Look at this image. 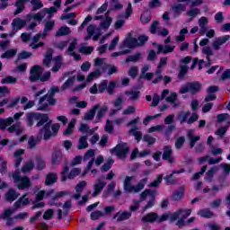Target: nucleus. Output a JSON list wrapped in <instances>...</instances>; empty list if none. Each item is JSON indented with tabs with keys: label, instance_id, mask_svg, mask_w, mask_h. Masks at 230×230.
<instances>
[{
	"label": "nucleus",
	"instance_id": "nucleus-36",
	"mask_svg": "<svg viewBox=\"0 0 230 230\" xmlns=\"http://www.w3.org/2000/svg\"><path fill=\"white\" fill-rule=\"evenodd\" d=\"M55 64L52 67L53 73H58V71H60V68L62 67V57L57 56L55 58Z\"/></svg>",
	"mask_w": 230,
	"mask_h": 230
},
{
	"label": "nucleus",
	"instance_id": "nucleus-35",
	"mask_svg": "<svg viewBox=\"0 0 230 230\" xmlns=\"http://www.w3.org/2000/svg\"><path fill=\"white\" fill-rule=\"evenodd\" d=\"M89 148V143L87 142V136H83L79 138V144L77 146L78 150H84Z\"/></svg>",
	"mask_w": 230,
	"mask_h": 230
},
{
	"label": "nucleus",
	"instance_id": "nucleus-55",
	"mask_svg": "<svg viewBox=\"0 0 230 230\" xmlns=\"http://www.w3.org/2000/svg\"><path fill=\"white\" fill-rule=\"evenodd\" d=\"M182 213H184V210L182 208L178 209L170 216V221L175 222L181 217V215H182Z\"/></svg>",
	"mask_w": 230,
	"mask_h": 230
},
{
	"label": "nucleus",
	"instance_id": "nucleus-41",
	"mask_svg": "<svg viewBox=\"0 0 230 230\" xmlns=\"http://www.w3.org/2000/svg\"><path fill=\"white\" fill-rule=\"evenodd\" d=\"M188 137L190 141V148H193L197 141H200V136H194L192 133H189Z\"/></svg>",
	"mask_w": 230,
	"mask_h": 230
},
{
	"label": "nucleus",
	"instance_id": "nucleus-25",
	"mask_svg": "<svg viewBox=\"0 0 230 230\" xmlns=\"http://www.w3.org/2000/svg\"><path fill=\"white\" fill-rule=\"evenodd\" d=\"M13 28L19 31V30H22L24 26H26V20H22L21 18H14L12 22Z\"/></svg>",
	"mask_w": 230,
	"mask_h": 230
},
{
	"label": "nucleus",
	"instance_id": "nucleus-4",
	"mask_svg": "<svg viewBox=\"0 0 230 230\" xmlns=\"http://www.w3.org/2000/svg\"><path fill=\"white\" fill-rule=\"evenodd\" d=\"M13 179L14 184H17V189L20 190L31 188V180L28 176H21L19 170H15L13 172Z\"/></svg>",
	"mask_w": 230,
	"mask_h": 230
},
{
	"label": "nucleus",
	"instance_id": "nucleus-53",
	"mask_svg": "<svg viewBox=\"0 0 230 230\" xmlns=\"http://www.w3.org/2000/svg\"><path fill=\"white\" fill-rule=\"evenodd\" d=\"M107 85H109V81L108 80H102L99 84H98V91L102 94L107 91Z\"/></svg>",
	"mask_w": 230,
	"mask_h": 230
},
{
	"label": "nucleus",
	"instance_id": "nucleus-40",
	"mask_svg": "<svg viewBox=\"0 0 230 230\" xmlns=\"http://www.w3.org/2000/svg\"><path fill=\"white\" fill-rule=\"evenodd\" d=\"M129 134L135 137V139L139 143L141 139H143V133L141 131H137V127H134L129 130Z\"/></svg>",
	"mask_w": 230,
	"mask_h": 230
},
{
	"label": "nucleus",
	"instance_id": "nucleus-17",
	"mask_svg": "<svg viewBox=\"0 0 230 230\" xmlns=\"http://www.w3.org/2000/svg\"><path fill=\"white\" fill-rule=\"evenodd\" d=\"M229 35H225L217 38V40L212 43L213 49H216V51H217V49H220V46L226 44V42L229 40Z\"/></svg>",
	"mask_w": 230,
	"mask_h": 230
},
{
	"label": "nucleus",
	"instance_id": "nucleus-1",
	"mask_svg": "<svg viewBox=\"0 0 230 230\" xmlns=\"http://www.w3.org/2000/svg\"><path fill=\"white\" fill-rule=\"evenodd\" d=\"M57 93H60V88L53 85L47 94L40 98L38 111H48L49 105H57V99H55Z\"/></svg>",
	"mask_w": 230,
	"mask_h": 230
},
{
	"label": "nucleus",
	"instance_id": "nucleus-8",
	"mask_svg": "<svg viewBox=\"0 0 230 230\" xmlns=\"http://www.w3.org/2000/svg\"><path fill=\"white\" fill-rule=\"evenodd\" d=\"M41 71H42V67H40V66L34 65L30 71V76H29L30 82H31L32 84L35 82H39V80H40Z\"/></svg>",
	"mask_w": 230,
	"mask_h": 230
},
{
	"label": "nucleus",
	"instance_id": "nucleus-27",
	"mask_svg": "<svg viewBox=\"0 0 230 230\" xmlns=\"http://www.w3.org/2000/svg\"><path fill=\"white\" fill-rule=\"evenodd\" d=\"M52 60H53V49H49L43 58V66H46V67H49Z\"/></svg>",
	"mask_w": 230,
	"mask_h": 230
},
{
	"label": "nucleus",
	"instance_id": "nucleus-37",
	"mask_svg": "<svg viewBox=\"0 0 230 230\" xmlns=\"http://www.w3.org/2000/svg\"><path fill=\"white\" fill-rule=\"evenodd\" d=\"M35 168V162L33 160H29L22 167V172L23 173H28V172H31Z\"/></svg>",
	"mask_w": 230,
	"mask_h": 230
},
{
	"label": "nucleus",
	"instance_id": "nucleus-3",
	"mask_svg": "<svg viewBox=\"0 0 230 230\" xmlns=\"http://www.w3.org/2000/svg\"><path fill=\"white\" fill-rule=\"evenodd\" d=\"M132 181H134V176H126L124 180V191L126 193H139L141 190H145V184L148 181V178H144L138 181L137 185H132Z\"/></svg>",
	"mask_w": 230,
	"mask_h": 230
},
{
	"label": "nucleus",
	"instance_id": "nucleus-52",
	"mask_svg": "<svg viewBox=\"0 0 230 230\" xmlns=\"http://www.w3.org/2000/svg\"><path fill=\"white\" fill-rule=\"evenodd\" d=\"M80 53H84V55H91V53H93V51H94V47L90 46H82L79 49Z\"/></svg>",
	"mask_w": 230,
	"mask_h": 230
},
{
	"label": "nucleus",
	"instance_id": "nucleus-50",
	"mask_svg": "<svg viewBox=\"0 0 230 230\" xmlns=\"http://www.w3.org/2000/svg\"><path fill=\"white\" fill-rule=\"evenodd\" d=\"M111 24H112V18L107 16L105 20L101 22V28L103 30H109V28H111Z\"/></svg>",
	"mask_w": 230,
	"mask_h": 230
},
{
	"label": "nucleus",
	"instance_id": "nucleus-56",
	"mask_svg": "<svg viewBox=\"0 0 230 230\" xmlns=\"http://www.w3.org/2000/svg\"><path fill=\"white\" fill-rule=\"evenodd\" d=\"M184 143H186V138L184 137H178L175 141V148H177V150H181V148L184 146Z\"/></svg>",
	"mask_w": 230,
	"mask_h": 230
},
{
	"label": "nucleus",
	"instance_id": "nucleus-29",
	"mask_svg": "<svg viewBox=\"0 0 230 230\" xmlns=\"http://www.w3.org/2000/svg\"><path fill=\"white\" fill-rule=\"evenodd\" d=\"M75 82H76V76H70L62 85L61 90L66 91L69 89L70 87H73L75 85Z\"/></svg>",
	"mask_w": 230,
	"mask_h": 230
},
{
	"label": "nucleus",
	"instance_id": "nucleus-39",
	"mask_svg": "<svg viewBox=\"0 0 230 230\" xmlns=\"http://www.w3.org/2000/svg\"><path fill=\"white\" fill-rule=\"evenodd\" d=\"M188 69H190V67L187 65H180V71L178 73L179 80H184V76L188 75Z\"/></svg>",
	"mask_w": 230,
	"mask_h": 230
},
{
	"label": "nucleus",
	"instance_id": "nucleus-48",
	"mask_svg": "<svg viewBox=\"0 0 230 230\" xmlns=\"http://www.w3.org/2000/svg\"><path fill=\"white\" fill-rule=\"evenodd\" d=\"M112 164H114V160L112 158L108 159L107 163L102 166L101 172H109L112 168Z\"/></svg>",
	"mask_w": 230,
	"mask_h": 230
},
{
	"label": "nucleus",
	"instance_id": "nucleus-10",
	"mask_svg": "<svg viewBox=\"0 0 230 230\" xmlns=\"http://www.w3.org/2000/svg\"><path fill=\"white\" fill-rule=\"evenodd\" d=\"M164 153L162 155L163 161H168L169 164H173L175 163V158H173V151L170 146H164Z\"/></svg>",
	"mask_w": 230,
	"mask_h": 230
},
{
	"label": "nucleus",
	"instance_id": "nucleus-30",
	"mask_svg": "<svg viewBox=\"0 0 230 230\" xmlns=\"http://www.w3.org/2000/svg\"><path fill=\"white\" fill-rule=\"evenodd\" d=\"M198 215L202 218H213L215 213H213L209 208H203L198 211Z\"/></svg>",
	"mask_w": 230,
	"mask_h": 230
},
{
	"label": "nucleus",
	"instance_id": "nucleus-9",
	"mask_svg": "<svg viewBox=\"0 0 230 230\" xmlns=\"http://www.w3.org/2000/svg\"><path fill=\"white\" fill-rule=\"evenodd\" d=\"M137 39L132 37V32H129L122 42V48H128V49H134V48H137Z\"/></svg>",
	"mask_w": 230,
	"mask_h": 230
},
{
	"label": "nucleus",
	"instance_id": "nucleus-63",
	"mask_svg": "<svg viewBox=\"0 0 230 230\" xmlns=\"http://www.w3.org/2000/svg\"><path fill=\"white\" fill-rule=\"evenodd\" d=\"M35 146H37V139H35V137L31 136L28 140V148H30V150H33Z\"/></svg>",
	"mask_w": 230,
	"mask_h": 230
},
{
	"label": "nucleus",
	"instance_id": "nucleus-23",
	"mask_svg": "<svg viewBox=\"0 0 230 230\" xmlns=\"http://www.w3.org/2000/svg\"><path fill=\"white\" fill-rule=\"evenodd\" d=\"M171 8L173 12V17H179L182 12H186V5L184 4H178Z\"/></svg>",
	"mask_w": 230,
	"mask_h": 230
},
{
	"label": "nucleus",
	"instance_id": "nucleus-33",
	"mask_svg": "<svg viewBox=\"0 0 230 230\" xmlns=\"http://www.w3.org/2000/svg\"><path fill=\"white\" fill-rule=\"evenodd\" d=\"M182 197H184V188L181 187V190H175L172 195V200L177 202L178 200H181Z\"/></svg>",
	"mask_w": 230,
	"mask_h": 230
},
{
	"label": "nucleus",
	"instance_id": "nucleus-19",
	"mask_svg": "<svg viewBox=\"0 0 230 230\" xmlns=\"http://www.w3.org/2000/svg\"><path fill=\"white\" fill-rule=\"evenodd\" d=\"M28 194H23L21 198L18 199L13 204L15 209H19L22 206H28L30 204V198H26Z\"/></svg>",
	"mask_w": 230,
	"mask_h": 230
},
{
	"label": "nucleus",
	"instance_id": "nucleus-26",
	"mask_svg": "<svg viewBox=\"0 0 230 230\" xmlns=\"http://www.w3.org/2000/svg\"><path fill=\"white\" fill-rule=\"evenodd\" d=\"M58 181V176L55 172H49L46 176L45 186H51V184H55Z\"/></svg>",
	"mask_w": 230,
	"mask_h": 230
},
{
	"label": "nucleus",
	"instance_id": "nucleus-31",
	"mask_svg": "<svg viewBox=\"0 0 230 230\" xmlns=\"http://www.w3.org/2000/svg\"><path fill=\"white\" fill-rule=\"evenodd\" d=\"M71 33V29L67 26L60 27L55 33V37H66Z\"/></svg>",
	"mask_w": 230,
	"mask_h": 230
},
{
	"label": "nucleus",
	"instance_id": "nucleus-51",
	"mask_svg": "<svg viewBox=\"0 0 230 230\" xmlns=\"http://www.w3.org/2000/svg\"><path fill=\"white\" fill-rule=\"evenodd\" d=\"M191 114V112L190 111H185V112H181L179 114L178 118L180 119V123H188V117Z\"/></svg>",
	"mask_w": 230,
	"mask_h": 230
},
{
	"label": "nucleus",
	"instance_id": "nucleus-21",
	"mask_svg": "<svg viewBox=\"0 0 230 230\" xmlns=\"http://www.w3.org/2000/svg\"><path fill=\"white\" fill-rule=\"evenodd\" d=\"M157 55H160V53H163L164 55H167L168 53H173L175 49V46H170V45H158L157 47Z\"/></svg>",
	"mask_w": 230,
	"mask_h": 230
},
{
	"label": "nucleus",
	"instance_id": "nucleus-18",
	"mask_svg": "<svg viewBox=\"0 0 230 230\" xmlns=\"http://www.w3.org/2000/svg\"><path fill=\"white\" fill-rule=\"evenodd\" d=\"M55 28V21H48L45 23L43 32H42V39H46L48 35H49L50 31H53V29Z\"/></svg>",
	"mask_w": 230,
	"mask_h": 230
},
{
	"label": "nucleus",
	"instance_id": "nucleus-59",
	"mask_svg": "<svg viewBox=\"0 0 230 230\" xmlns=\"http://www.w3.org/2000/svg\"><path fill=\"white\" fill-rule=\"evenodd\" d=\"M85 186H87V181H79L75 188L76 193H82V191H84V189L85 188Z\"/></svg>",
	"mask_w": 230,
	"mask_h": 230
},
{
	"label": "nucleus",
	"instance_id": "nucleus-12",
	"mask_svg": "<svg viewBox=\"0 0 230 230\" xmlns=\"http://www.w3.org/2000/svg\"><path fill=\"white\" fill-rule=\"evenodd\" d=\"M107 186V182L102 181V179H97L96 182L93 184V193L92 194V197L95 198L103 191V188Z\"/></svg>",
	"mask_w": 230,
	"mask_h": 230
},
{
	"label": "nucleus",
	"instance_id": "nucleus-24",
	"mask_svg": "<svg viewBox=\"0 0 230 230\" xmlns=\"http://www.w3.org/2000/svg\"><path fill=\"white\" fill-rule=\"evenodd\" d=\"M9 134H13L15 132L16 136H21L22 134V129L21 128V123L17 122L15 124H11L7 128Z\"/></svg>",
	"mask_w": 230,
	"mask_h": 230
},
{
	"label": "nucleus",
	"instance_id": "nucleus-47",
	"mask_svg": "<svg viewBox=\"0 0 230 230\" xmlns=\"http://www.w3.org/2000/svg\"><path fill=\"white\" fill-rule=\"evenodd\" d=\"M31 4L32 5L33 12L44 8V4H42V1L40 0H31Z\"/></svg>",
	"mask_w": 230,
	"mask_h": 230
},
{
	"label": "nucleus",
	"instance_id": "nucleus-11",
	"mask_svg": "<svg viewBox=\"0 0 230 230\" xmlns=\"http://www.w3.org/2000/svg\"><path fill=\"white\" fill-rule=\"evenodd\" d=\"M62 159H64L62 151L58 148L54 149L51 155V164L53 166H58L62 163Z\"/></svg>",
	"mask_w": 230,
	"mask_h": 230
},
{
	"label": "nucleus",
	"instance_id": "nucleus-43",
	"mask_svg": "<svg viewBox=\"0 0 230 230\" xmlns=\"http://www.w3.org/2000/svg\"><path fill=\"white\" fill-rule=\"evenodd\" d=\"M139 60H141V53L137 52L135 55L128 56L126 58L125 63L128 64V62H139Z\"/></svg>",
	"mask_w": 230,
	"mask_h": 230
},
{
	"label": "nucleus",
	"instance_id": "nucleus-6",
	"mask_svg": "<svg viewBox=\"0 0 230 230\" xmlns=\"http://www.w3.org/2000/svg\"><path fill=\"white\" fill-rule=\"evenodd\" d=\"M59 130L60 124L55 123L51 125V120H49L43 126L40 132H43V139L48 141V139H51V136H57Z\"/></svg>",
	"mask_w": 230,
	"mask_h": 230
},
{
	"label": "nucleus",
	"instance_id": "nucleus-46",
	"mask_svg": "<svg viewBox=\"0 0 230 230\" xmlns=\"http://www.w3.org/2000/svg\"><path fill=\"white\" fill-rule=\"evenodd\" d=\"M216 172L217 168H210L205 174V181H208V182H211V181H213V177H215Z\"/></svg>",
	"mask_w": 230,
	"mask_h": 230
},
{
	"label": "nucleus",
	"instance_id": "nucleus-38",
	"mask_svg": "<svg viewBox=\"0 0 230 230\" xmlns=\"http://www.w3.org/2000/svg\"><path fill=\"white\" fill-rule=\"evenodd\" d=\"M35 161L37 163L36 168L39 172H41V170H44V168H46V162L44 161V159H42V156L36 155Z\"/></svg>",
	"mask_w": 230,
	"mask_h": 230
},
{
	"label": "nucleus",
	"instance_id": "nucleus-57",
	"mask_svg": "<svg viewBox=\"0 0 230 230\" xmlns=\"http://www.w3.org/2000/svg\"><path fill=\"white\" fill-rule=\"evenodd\" d=\"M1 84H17V78L12 76V75H7L4 79H2Z\"/></svg>",
	"mask_w": 230,
	"mask_h": 230
},
{
	"label": "nucleus",
	"instance_id": "nucleus-54",
	"mask_svg": "<svg viewBox=\"0 0 230 230\" xmlns=\"http://www.w3.org/2000/svg\"><path fill=\"white\" fill-rule=\"evenodd\" d=\"M161 6H163V3H161L160 0H151L148 3V8H150L151 10H154L155 8H159Z\"/></svg>",
	"mask_w": 230,
	"mask_h": 230
},
{
	"label": "nucleus",
	"instance_id": "nucleus-28",
	"mask_svg": "<svg viewBox=\"0 0 230 230\" xmlns=\"http://www.w3.org/2000/svg\"><path fill=\"white\" fill-rule=\"evenodd\" d=\"M13 123V118L9 117L6 119L0 118V130H6L7 127H10Z\"/></svg>",
	"mask_w": 230,
	"mask_h": 230
},
{
	"label": "nucleus",
	"instance_id": "nucleus-34",
	"mask_svg": "<svg viewBox=\"0 0 230 230\" xmlns=\"http://www.w3.org/2000/svg\"><path fill=\"white\" fill-rule=\"evenodd\" d=\"M15 55H17V49H11L6 50L4 53H3L0 56V58H13V57H15Z\"/></svg>",
	"mask_w": 230,
	"mask_h": 230
},
{
	"label": "nucleus",
	"instance_id": "nucleus-7",
	"mask_svg": "<svg viewBox=\"0 0 230 230\" xmlns=\"http://www.w3.org/2000/svg\"><path fill=\"white\" fill-rule=\"evenodd\" d=\"M128 146H127V143L118 144L113 149L112 152L116 154L119 159H127V155L129 152Z\"/></svg>",
	"mask_w": 230,
	"mask_h": 230
},
{
	"label": "nucleus",
	"instance_id": "nucleus-22",
	"mask_svg": "<svg viewBox=\"0 0 230 230\" xmlns=\"http://www.w3.org/2000/svg\"><path fill=\"white\" fill-rule=\"evenodd\" d=\"M19 199V194L15 191V189H9L5 193V200L7 202H13Z\"/></svg>",
	"mask_w": 230,
	"mask_h": 230
},
{
	"label": "nucleus",
	"instance_id": "nucleus-14",
	"mask_svg": "<svg viewBox=\"0 0 230 230\" xmlns=\"http://www.w3.org/2000/svg\"><path fill=\"white\" fill-rule=\"evenodd\" d=\"M159 218V215L155 212H149L146 216H144L141 218V221L144 224H154L155 222H157V219Z\"/></svg>",
	"mask_w": 230,
	"mask_h": 230
},
{
	"label": "nucleus",
	"instance_id": "nucleus-45",
	"mask_svg": "<svg viewBox=\"0 0 230 230\" xmlns=\"http://www.w3.org/2000/svg\"><path fill=\"white\" fill-rule=\"evenodd\" d=\"M188 33V28H183L180 31V35L176 36V42H184L186 40V35Z\"/></svg>",
	"mask_w": 230,
	"mask_h": 230
},
{
	"label": "nucleus",
	"instance_id": "nucleus-20",
	"mask_svg": "<svg viewBox=\"0 0 230 230\" xmlns=\"http://www.w3.org/2000/svg\"><path fill=\"white\" fill-rule=\"evenodd\" d=\"M98 109H100V104H96L92 107V109H90V111L84 114V119H85V121H91L94 119V116H96V111H98Z\"/></svg>",
	"mask_w": 230,
	"mask_h": 230
},
{
	"label": "nucleus",
	"instance_id": "nucleus-61",
	"mask_svg": "<svg viewBox=\"0 0 230 230\" xmlns=\"http://www.w3.org/2000/svg\"><path fill=\"white\" fill-rule=\"evenodd\" d=\"M143 141H145L146 143H147L148 146L155 145L156 139L154 137H151L150 135H145L143 137Z\"/></svg>",
	"mask_w": 230,
	"mask_h": 230
},
{
	"label": "nucleus",
	"instance_id": "nucleus-44",
	"mask_svg": "<svg viewBox=\"0 0 230 230\" xmlns=\"http://www.w3.org/2000/svg\"><path fill=\"white\" fill-rule=\"evenodd\" d=\"M107 111H109V106H102V108H99V111H97L96 119L97 121H100L102 118L107 114Z\"/></svg>",
	"mask_w": 230,
	"mask_h": 230
},
{
	"label": "nucleus",
	"instance_id": "nucleus-32",
	"mask_svg": "<svg viewBox=\"0 0 230 230\" xmlns=\"http://www.w3.org/2000/svg\"><path fill=\"white\" fill-rule=\"evenodd\" d=\"M75 125H76V119H72L68 123L67 128L64 130L63 136H71V134H73V130L75 129Z\"/></svg>",
	"mask_w": 230,
	"mask_h": 230
},
{
	"label": "nucleus",
	"instance_id": "nucleus-42",
	"mask_svg": "<svg viewBox=\"0 0 230 230\" xmlns=\"http://www.w3.org/2000/svg\"><path fill=\"white\" fill-rule=\"evenodd\" d=\"M123 4H119V0H110V10H121Z\"/></svg>",
	"mask_w": 230,
	"mask_h": 230
},
{
	"label": "nucleus",
	"instance_id": "nucleus-5",
	"mask_svg": "<svg viewBox=\"0 0 230 230\" xmlns=\"http://www.w3.org/2000/svg\"><path fill=\"white\" fill-rule=\"evenodd\" d=\"M200 91H202V84H200L199 81H192L181 85L179 93L180 94H186L187 93H190L192 96H195V94H199Z\"/></svg>",
	"mask_w": 230,
	"mask_h": 230
},
{
	"label": "nucleus",
	"instance_id": "nucleus-2",
	"mask_svg": "<svg viewBox=\"0 0 230 230\" xmlns=\"http://www.w3.org/2000/svg\"><path fill=\"white\" fill-rule=\"evenodd\" d=\"M34 121H37L36 128H40V127H44L46 123H49V115L40 112L27 113V126L33 127Z\"/></svg>",
	"mask_w": 230,
	"mask_h": 230
},
{
	"label": "nucleus",
	"instance_id": "nucleus-64",
	"mask_svg": "<svg viewBox=\"0 0 230 230\" xmlns=\"http://www.w3.org/2000/svg\"><path fill=\"white\" fill-rule=\"evenodd\" d=\"M199 13H200V9H199V8H193L187 12L188 17H192V18L197 17V15H199Z\"/></svg>",
	"mask_w": 230,
	"mask_h": 230
},
{
	"label": "nucleus",
	"instance_id": "nucleus-58",
	"mask_svg": "<svg viewBox=\"0 0 230 230\" xmlns=\"http://www.w3.org/2000/svg\"><path fill=\"white\" fill-rule=\"evenodd\" d=\"M163 182V174H158L156 179L155 181H153L149 186L151 188H157V186H159V184H161Z\"/></svg>",
	"mask_w": 230,
	"mask_h": 230
},
{
	"label": "nucleus",
	"instance_id": "nucleus-62",
	"mask_svg": "<svg viewBox=\"0 0 230 230\" xmlns=\"http://www.w3.org/2000/svg\"><path fill=\"white\" fill-rule=\"evenodd\" d=\"M202 53H203V55H206L207 60H209V58H211V57H213V50L209 47L203 48Z\"/></svg>",
	"mask_w": 230,
	"mask_h": 230
},
{
	"label": "nucleus",
	"instance_id": "nucleus-15",
	"mask_svg": "<svg viewBox=\"0 0 230 230\" xmlns=\"http://www.w3.org/2000/svg\"><path fill=\"white\" fill-rule=\"evenodd\" d=\"M132 217V212L130 211H119L113 216V220H116L117 222H123L125 220H128Z\"/></svg>",
	"mask_w": 230,
	"mask_h": 230
},
{
	"label": "nucleus",
	"instance_id": "nucleus-60",
	"mask_svg": "<svg viewBox=\"0 0 230 230\" xmlns=\"http://www.w3.org/2000/svg\"><path fill=\"white\" fill-rule=\"evenodd\" d=\"M115 89H116V83L114 81H111L109 83V84H107V88H106V91H107L108 94L112 96V94H114V90Z\"/></svg>",
	"mask_w": 230,
	"mask_h": 230
},
{
	"label": "nucleus",
	"instance_id": "nucleus-49",
	"mask_svg": "<svg viewBox=\"0 0 230 230\" xmlns=\"http://www.w3.org/2000/svg\"><path fill=\"white\" fill-rule=\"evenodd\" d=\"M100 75H102V71H100V69L90 73L86 77V82H93V80H94V78H98Z\"/></svg>",
	"mask_w": 230,
	"mask_h": 230
},
{
	"label": "nucleus",
	"instance_id": "nucleus-16",
	"mask_svg": "<svg viewBox=\"0 0 230 230\" xmlns=\"http://www.w3.org/2000/svg\"><path fill=\"white\" fill-rule=\"evenodd\" d=\"M80 173H82V169L73 168L70 171V172L68 173V175L63 176L61 178V182H66L67 181V179H70V181H73V179H75V177H78V175H80Z\"/></svg>",
	"mask_w": 230,
	"mask_h": 230
},
{
	"label": "nucleus",
	"instance_id": "nucleus-13",
	"mask_svg": "<svg viewBox=\"0 0 230 230\" xmlns=\"http://www.w3.org/2000/svg\"><path fill=\"white\" fill-rule=\"evenodd\" d=\"M44 17H46V13L44 12H40L37 13H29L26 15V21L27 22H30L31 21H37V22L40 24Z\"/></svg>",
	"mask_w": 230,
	"mask_h": 230
}]
</instances>
